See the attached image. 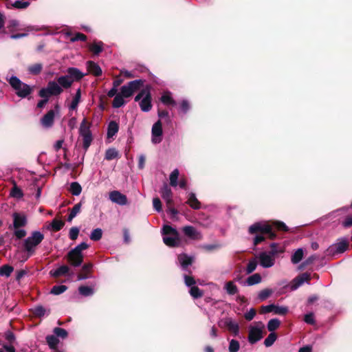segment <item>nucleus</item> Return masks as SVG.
Instances as JSON below:
<instances>
[{"label": "nucleus", "mask_w": 352, "mask_h": 352, "mask_svg": "<svg viewBox=\"0 0 352 352\" xmlns=\"http://www.w3.org/2000/svg\"><path fill=\"white\" fill-rule=\"evenodd\" d=\"M228 328L227 329L232 333L234 336H237L239 333V324L234 321L232 320L231 318V320L229 321V324H227Z\"/></svg>", "instance_id": "ea45409f"}, {"label": "nucleus", "mask_w": 352, "mask_h": 352, "mask_svg": "<svg viewBox=\"0 0 352 352\" xmlns=\"http://www.w3.org/2000/svg\"><path fill=\"white\" fill-rule=\"evenodd\" d=\"M179 175V172L178 169H175L170 175V185L173 187H176L178 185V177Z\"/></svg>", "instance_id": "de8ad7c7"}, {"label": "nucleus", "mask_w": 352, "mask_h": 352, "mask_svg": "<svg viewBox=\"0 0 352 352\" xmlns=\"http://www.w3.org/2000/svg\"><path fill=\"white\" fill-rule=\"evenodd\" d=\"M119 126L116 121H111L107 126V138H113L118 131Z\"/></svg>", "instance_id": "bb28decb"}, {"label": "nucleus", "mask_w": 352, "mask_h": 352, "mask_svg": "<svg viewBox=\"0 0 352 352\" xmlns=\"http://www.w3.org/2000/svg\"><path fill=\"white\" fill-rule=\"evenodd\" d=\"M80 232V229L78 227H72L69 232V237L71 240L75 241L77 239Z\"/></svg>", "instance_id": "e2e57ef3"}, {"label": "nucleus", "mask_w": 352, "mask_h": 352, "mask_svg": "<svg viewBox=\"0 0 352 352\" xmlns=\"http://www.w3.org/2000/svg\"><path fill=\"white\" fill-rule=\"evenodd\" d=\"M311 280V276L308 273H303L297 277H296L293 281L292 285L291 286V289L292 290L296 289L298 287H299L301 285H302L305 282H309Z\"/></svg>", "instance_id": "4468645a"}, {"label": "nucleus", "mask_w": 352, "mask_h": 352, "mask_svg": "<svg viewBox=\"0 0 352 352\" xmlns=\"http://www.w3.org/2000/svg\"><path fill=\"white\" fill-rule=\"evenodd\" d=\"M65 226V222L62 220L54 219L51 223V227L54 232L60 230Z\"/></svg>", "instance_id": "a18cd8bd"}, {"label": "nucleus", "mask_w": 352, "mask_h": 352, "mask_svg": "<svg viewBox=\"0 0 352 352\" xmlns=\"http://www.w3.org/2000/svg\"><path fill=\"white\" fill-rule=\"evenodd\" d=\"M273 312L276 314L285 316L288 312V308L287 307H279L275 305V308L274 309Z\"/></svg>", "instance_id": "338daca9"}, {"label": "nucleus", "mask_w": 352, "mask_h": 352, "mask_svg": "<svg viewBox=\"0 0 352 352\" xmlns=\"http://www.w3.org/2000/svg\"><path fill=\"white\" fill-rule=\"evenodd\" d=\"M44 239V234L40 231H33L31 235L24 240L23 248L30 255L35 252V248Z\"/></svg>", "instance_id": "7ed1b4c3"}, {"label": "nucleus", "mask_w": 352, "mask_h": 352, "mask_svg": "<svg viewBox=\"0 0 352 352\" xmlns=\"http://www.w3.org/2000/svg\"><path fill=\"white\" fill-rule=\"evenodd\" d=\"M179 262L183 269L187 268L192 263V258L186 254H181L178 256Z\"/></svg>", "instance_id": "b1692460"}, {"label": "nucleus", "mask_w": 352, "mask_h": 352, "mask_svg": "<svg viewBox=\"0 0 352 352\" xmlns=\"http://www.w3.org/2000/svg\"><path fill=\"white\" fill-rule=\"evenodd\" d=\"M163 241L167 246L171 248L179 247L181 243L179 236H164Z\"/></svg>", "instance_id": "6ab92c4d"}, {"label": "nucleus", "mask_w": 352, "mask_h": 352, "mask_svg": "<svg viewBox=\"0 0 352 352\" xmlns=\"http://www.w3.org/2000/svg\"><path fill=\"white\" fill-rule=\"evenodd\" d=\"M277 339V335L276 333H270L268 336L264 340V344L266 347L271 346Z\"/></svg>", "instance_id": "3c124183"}, {"label": "nucleus", "mask_w": 352, "mask_h": 352, "mask_svg": "<svg viewBox=\"0 0 352 352\" xmlns=\"http://www.w3.org/2000/svg\"><path fill=\"white\" fill-rule=\"evenodd\" d=\"M10 5H11L12 8H16V9H19V10H21V9L27 8L30 6V2L29 1H21V0H17V1H15L12 3H10Z\"/></svg>", "instance_id": "09e8293b"}, {"label": "nucleus", "mask_w": 352, "mask_h": 352, "mask_svg": "<svg viewBox=\"0 0 352 352\" xmlns=\"http://www.w3.org/2000/svg\"><path fill=\"white\" fill-rule=\"evenodd\" d=\"M87 39V36L81 33V32H77L75 34V35L72 37L70 38V41L71 42H76V41H86Z\"/></svg>", "instance_id": "69168bd1"}, {"label": "nucleus", "mask_w": 352, "mask_h": 352, "mask_svg": "<svg viewBox=\"0 0 352 352\" xmlns=\"http://www.w3.org/2000/svg\"><path fill=\"white\" fill-rule=\"evenodd\" d=\"M67 289V287L64 285H54L50 293L54 295H59L65 292Z\"/></svg>", "instance_id": "603ef678"}, {"label": "nucleus", "mask_w": 352, "mask_h": 352, "mask_svg": "<svg viewBox=\"0 0 352 352\" xmlns=\"http://www.w3.org/2000/svg\"><path fill=\"white\" fill-rule=\"evenodd\" d=\"M152 96L150 91L149 88L148 87L147 93L146 96L142 98V100L140 102V107L141 110L144 112L149 111L152 108Z\"/></svg>", "instance_id": "ddd939ff"}, {"label": "nucleus", "mask_w": 352, "mask_h": 352, "mask_svg": "<svg viewBox=\"0 0 352 352\" xmlns=\"http://www.w3.org/2000/svg\"><path fill=\"white\" fill-rule=\"evenodd\" d=\"M246 282L248 285H254L258 284L261 282V276L258 273L254 274L247 278Z\"/></svg>", "instance_id": "c03bdc74"}, {"label": "nucleus", "mask_w": 352, "mask_h": 352, "mask_svg": "<svg viewBox=\"0 0 352 352\" xmlns=\"http://www.w3.org/2000/svg\"><path fill=\"white\" fill-rule=\"evenodd\" d=\"M221 245L218 243H214V244H205L201 245V248L207 251V252H212L214 250H216L219 248H220Z\"/></svg>", "instance_id": "0e129e2a"}, {"label": "nucleus", "mask_w": 352, "mask_h": 352, "mask_svg": "<svg viewBox=\"0 0 352 352\" xmlns=\"http://www.w3.org/2000/svg\"><path fill=\"white\" fill-rule=\"evenodd\" d=\"M349 245V243L346 240H342L341 241L331 245L327 251L328 254L335 255L336 254H341L348 249Z\"/></svg>", "instance_id": "423d86ee"}, {"label": "nucleus", "mask_w": 352, "mask_h": 352, "mask_svg": "<svg viewBox=\"0 0 352 352\" xmlns=\"http://www.w3.org/2000/svg\"><path fill=\"white\" fill-rule=\"evenodd\" d=\"M67 72V76H69L71 80H73V82L81 80L85 76L82 72L76 67H69Z\"/></svg>", "instance_id": "f3484780"}, {"label": "nucleus", "mask_w": 352, "mask_h": 352, "mask_svg": "<svg viewBox=\"0 0 352 352\" xmlns=\"http://www.w3.org/2000/svg\"><path fill=\"white\" fill-rule=\"evenodd\" d=\"M10 86L15 91L17 96L25 98L31 94L33 91V88L26 83L23 82L16 76H12L8 80Z\"/></svg>", "instance_id": "f03ea898"}, {"label": "nucleus", "mask_w": 352, "mask_h": 352, "mask_svg": "<svg viewBox=\"0 0 352 352\" xmlns=\"http://www.w3.org/2000/svg\"><path fill=\"white\" fill-rule=\"evenodd\" d=\"M38 96L43 98H47L49 100V98L54 95L52 94L50 89L47 86L46 87L40 89L38 91Z\"/></svg>", "instance_id": "680f3d73"}, {"label": "nucleus", "mask_w": 352, "mask_h": 352, "mask_svg": "<svg viewBox=\"0 0 352 352\" xmlns=\"http://www.w3.org/2000/svg\"><path fill=\"white\" fill-rule=\"evenodd\" d=\"M240 349L239 342L236 340H231L229 343V352H237Z\"/></svg>", "instance_id": "6e6d98bb"}, {"label": "nucleus", "mask_w": 352, "mask_h": 352, "mask_svg": "<svg viewBox=\"0 0 352 352\" xmlns=\"http://www.w3.org/2000/svg\"><path fill=\"white\" fill-rule=\"evenodd\" d=\"M92 267L93 264L91 263H85L82 267L81 271L78 274V280H85L88 278Z\"/></svg>", "instance_id": "a211bd4d"}, {"label": "nucleus", "mask_w": 352, "mask_h": 352, "mask_svg": "<svg viewBox=\"0 0 352 352\" xmlns=\"http://www.w3.org/2000/svg\"><path fill=\"white\" fill-rule=\"evenodd\" d=\"M275 228L277 230L287 232L289 230L286 224L282 221H275L273 224L268 222H256L250 226L248 228V232L250 234H255L253 239V244L256 246L261 242L264 241L266 239L265 235L271 240L276 238V234L273 228Z\"/></svg>", "instance_id": "f257e3e1"}, {"label": "nucleus", "mask_w": 352, "mask_h": 352, "mask_svg": "<svg viewBox=\"0 0 352 352\" xmlns=\"http://www.w3.org/2000/svg\"><path fill=\"white\" fill-rule=\"evenodd\" d=\"M32 315L36 318H41L46 313L47 310L42 305H37L31 309Z\"/></svg>", "instance_id": "2f4dec72"}, {"label": "nucleus", "mask_w": 352, "mask_h": 352, "mask_svg": "<svg viewBox=\"0 0 352 352\" xmlns=\"http://www.w3.org/2000/svg\"><path fill=\"white\" fill-rule=\"evenodd\" d=\"M80 98H81V90H80V89H78L76 91V93L75 94V96L72 99V101L69 105L70 110H75L77 109L78 104L80 100Z\"/></svg>", "instance_id": "72a5a7b5"}, {"label": "nucleus", "mask_w": 352, "mask_h": 352, "mask_svg": "<svg viewBox=\"0 0 352 352\" xmlns=\"http://www.w3.org/2000/svg\"><path fill=\"white\" fill-rule=\"evenodd\" d=\"M160 101L166 106L175 107L177 104L175 100L170 96V92L164 94L160 98Z\"/></svg>", "instance_id": "a878e982"}, {"label": "nucleus", "mask_w": 352, "mask_h": 352, "mask_svg": "<svg viewBox=\"0 0 352 352\" xmlns=\"http://www.w3.org/2000/svg\"><path fill=\"white\" fill-rule=\"evenodd\" d=\"M120 94L124 97V98H129L133 96V93L131 91L129 86L126 84L125 85H123L120 88Z\"/></svg>", "instance_id": "13d9d810"}, {"label": "nucleus", "mask_w": 352, "mask_h": 352, "mask_svg": "<svg viewBox=\"0 0 352 352\" xmlns=\"http://www.w3.org/2000/svg\"><path fill=\"white\" fill-rule=\"evenodd\" d=\"M260 328L256 327H252L250 329L248 333V342L253 344L263 338V329L265 326L262 322H258Z\"/></svg>", "instance_id": "20e7f679"}, {"label": "nucleus", "mask_w": 352, "mask_h": 352, "mask_svg": "<svg viewBox=\"0 0 352 352\" xmlns=\"http://www.w3.org/2000/svg\"><path fill=\"white\" fill-rule=\"evenodd\" d=\"M104 43L101 41H94L91 44L89 45V50L94 55H99L103 51Z\"/></svg>", "instance_id": "aec40b11"}, {"label": "nucleus", "mask_w": 352, "mask_h": 352, "mask_svg": "<svg viewBox=\"0 0 352 352\" xmlns=\"http://www.w3.org/2000/svg\"><path fill=\"white\" fill-rule=\"evenodd\" d=\"M54 96H58L63 91V88L56 81H50L47 85Z\"/></svg>", "instance_id": "393cba45"}, {"label": "nucleus", "mask_w": 352, "mask_h": 352, "mask_svg": "<svg viewBox=\"0 0 352 352\" xmlns=\"http://www.w3.org/2000/svg\"><path fill=\"white\" fill-rule=\"evenodd\" d=\"M189 292L194 298H201L204 295V292L197 286L191 287Z\"/></svg>", "instance_id": "864d4df0"}, {"label": "nucleus", "mask_w": 352, "mask_h": 352, "mask_svg": "<svg viewBox=\"0 0 352 352\" xmlns=\"http://www.w3.org/2000/svg\"><path fill=\"white\" fill-rule=\"evenodd\" d=\"M53 331L55 334L54 336L56 337H60L62 338H65L68 336L67 331L65 329H63V328L55 327Z\"/></svg>", "instance_id": "052dcab7"}, {"label": "nucleus", "mask_w": 352, "mask_h": 352, "mask_svg": "<svg viewBox=\"0 0 352 352\" xmlns=\"http://www.w3.org/2000/svg\"><path fill=\"white\" fill-rule=\"evenodd\" d=\"M280 325V321L278 318H273L269 320L267 327L269 331L274 333L273 331L276 330Z\"/></svg>", "instance_id": "e433bc0d"}, {"label": "nucleus", "mask_w": 352, "mask_h": 352, "mask_svg": "<svg viewBox=\"0 0 352 352\" xmlns=\"http://www.w3.org/2000/svg\"><path fill=\"white\" fill-rule=\"evenodd\" d=\"M162 124L161 120H157L152 127V142L155 144L160 143L162 141Z\"/></svg>", "instance_id": "6e6552de"}, {"label": "nucleus", "mask_w": 352, "mask_h": 352, "mask_svg": "<svg viewBox=\"0 0 352 352\" xmlns=\"http://www.w3.org/2000/svg\"><path fill=\"white\" fill-rule=\"evenodd\" d=\"M14 271V267L10 265H3L0 267V276L9 277Z\"/></svg>", "instance_id": "a19ab883"}, {"label": "nucleus", "mask_w": 352, "mask_h": 352, "mask_svg": "<svg viewBox=\"0 0 352 352\" xmlns=\"http://www.w3.org/2000/svg\"><path fill=\"white\" fill-rule=\"evenodd\" d=\"M124 96L120 93L118 94L115 97L112 102L113 108H120L124 104Z\"/></svg>", "instance_id": "79ce46f5"}, {"label": "nucleus", "mask_w": 352, "mask_h": 352, "mask_svg": "<svg viewBox=\"0 0 352 352\" xmlns=\"http://www.w3.org/2000/svg\"><path fill=\"white\" fill-rule=\"evenodd\" d=\"M69 191L73 195L78 196L82 192V187L79 183L74 182L70 184Z\"/></svg>", "instance_id": "58836bf2"}, {"label": "nucleus", "mask_w": 352, "mask_h": 352, "mask_svg": "<svg viewBox=\"0 0 352 352\" xmlns=\"http://www.w3.org/2000/svg\"><path fill=\"white\" fill-rule=\"evenodd\" d=\"M257 267V261L255 258L249 261L247 267H246V273L248 274L252 273Z\"/></svg>", "instance_id": "4d7b16f0"}, {"label": "nucleus", "mask_w": 352, "mask_h": 352, "mask_svg": "<svg viewBox=\"0 0 352 352\" xmlns=\"http://www.w3.org/2000/svg\"><path fill=\"white\" fill-rule=\"evenodd\" d=\"M302 257L303 250L299 248L292 254L291 261L294 264H297L302 259Z\"/></svg>", "instance_id": "37998d69"}, {"label": "nucleus", "mask_w": 352, "mask_h": 352, "mask_svg": "<svg viewBox=\"0 0 352 352\" xmlns=\"http://www.w3.org/2000/svg\"><path fill=\"white\" fill-rule=\"evenodd\" d=\"M66 258L69 263L73 267H79L83 262L82 254H77V252H73V250H70L67 253Z\"/></svg>", "instance_id": "0eeeda50"}, {"label": "nucleus", "mask_w": 352, "mask_h": 352, "mask_svg": "<svg viewBox=\"0 0 352 352\" xmlns=\"http://www.w3.org/2000/svg\"><path fill=\"white\" fill-rule=\"evenodd\" d=\"M144 80L138 79L130 81L127 83V85L129 86L131 91L134 94L135 91L140 90L144 86Z\"/></svg>", "instance_id": "cd10ccee"}, {"label": "nucleus", "mask_w": 352, "mask_h": 352, "mask_svg": "<svg viewBox=\"0 0 352 352\" xmlns=\"http://www.w3.org/2000/svg\"><path fill=\"white\" fill-rule=\"evenodd\" d=\"M225 289L229 295H234L239 292L238 287L232 281H228L226 283Z\"/></svg>", "instance_id": "c9c22d12"}, {"label": "nucleus", "mask_w": 352, "mask_h": 352, "mask_svg": "<svg viewBox=\"0 0 352 352\" xmlns=\"http://www.w3.org/2000/svg\"><path fill=\"white\" fill-rule=\"evenodd\" d=\"M109 199L120 206L126 205L128 203L126 196L118 190H113L109 193Z\"/></svg>", "instance_id": "1a4fd4ad"}, {"label": "nucleus", "mask_w": 352, "mask_h": 352, "mask_svg": "<svg viewBox=\"0 0 352 352\" xmlns=\"http://www.w3.org/2000/svg\"><path fill=\"white\" fill-rule=\"evenodd\" d=\"M57 82L62 88L68 89L72 86L73 80L67 75L61 76L57 78Z\"/></svg>", "instance_id": "5701e85b"}, {"label": "nucleus", "mask_w": 352, "mask_h": 352, "mask_svg": "<svg viewBox=\"0 0 352 352\" xmlns=\"http://www.w3.org/2000/svg\"><path fill=\"white\" fill-rule=\"evenodd\" d=\"M78 292L83 296H89L94 294V289L91 287L81 285L78 287Z\"/></svg>", "instance_id": "49530a36"}, {"label": "nucleus", "mask_w": 352, "mask_h": 352, "mask_svg": "<svg viewBox=\"0 0 352 352\" xmlns=\"http://www.w3.org/2000/svg\"><path fill=\"white\" fill-rule=\"evenodd\" d=\"M87 71L95 76H100L102 74V69L99 65L92 60L87 62Z\"/></svg>", "instance_id": "dca6fc26"}, {"label": "nucleus", "mask_w": 352, "mask_h": 352, "mask_svg": "<svg viewBox=\"0 0 352 352\" xmlns=\"http://www.w3.org/2000/svg\"><path fill=\"white\" fill-rule=\"evenodd\" d=\"M13 224L9 226V229L21 228L25 227L28 224V219L25 214L19 212H14L12 214Z\"/></svg>", "instance_id": "39448f33"}, {"label": "nucleus", "mask_w": 352, "mask_h": 352, "mask_svg": "<svg viewBox=\"0 0 352 352\" xmlns=\"http://www.w3.org/2000/svg\"><path fill=\"white\" fill-rule=\"evenodd\" d=\"M162 234L164 235H171V236H179L178 231L168 225L164 226L162 228Z\"/></svg>", "instance_id": "4c0bfd02"}, {"label": "nucleus", "mask_w": 352, "mask_h": 352, "mask_svg": "<svg viewBox=\"0 0 352 352\" xmlns=\"http://www.w3.org/2000/svg\"><path fill=\"white\" fill-rule=\"evenodd\" d=\"M54 111L51 109L46 114H45L43 117L41 119V123L44 127L50 128L54 124Z\"/></svg>", "instance_id": "2eb2a0df"}, {"label": "nucleus", "mask_w": 352, "mask_h": 352, "mask_svg": "<svg viewBox=\"0 0 352 352\" xmlns=\"http://www.w3.org/2000/svg\"><path fill=\"white\" fill-rule=\"evenodd\" d=\"M116 158H120L119 152L115 148H109L106 150L104 159L110 161Z\"/></svg>", "instance_id": "c756f323"}, {"label": "nucleus", "mask_w": 352, "mask_h": 352, "mask_svg": "<svg viewBox=\"0 0 352 352\" xmlns=\"http://www.w3.org/2000/svg\"><path fill=\"white\" fill-rule=\"evenodd\" d=\"M187 204L190 206L194 210H199L201 208V203L197 199L195 194L194 192H190L188 195V200L186 202Z\"/></svg>", "instance_id": "412c9836"}, {"label": "nucleus", "mask_w": 352, "mask_h": 352, "mask_svg": "<svg viewBox=\"0 0 352 352\" xmlns=\"http://www.w3.org/2000/svg\"><path fill=\"white\" fill-rule=\"evenodd\" d=\"M43 67V66L42 63H35L28 66V72L32 75H38L42 72Z\"/></svg>", "instance_id": "7c9ffc66"}, {"label": "nucleus", "mask_w": 352, "mask_h": 352, "mask_svg": "<svg viewBox=\"0 0 352 352\" xmlns=\"http://www.w3.org/2000/svg\"><path fill=\"white\" fill-rule=\"evenodd\" d=\"M46 342L52 349H57V345L59 343V340L54 335H50L46 336Z\"/></svg>", "instance_id": "473e14b6"}, {"label": "nucleus", "mask_w": 352, "mask_h": 352, "mask_svg": "<svg viewBox=\"0 0 352 352\" xmlns=\"http://www.w3.org/2000/svg\"><path fill=\"white\" fill-rule=\"evenodd\" d=\"M4 337L9 344H13L16 340L15 335L11 331H6Z\"/></svg>", "instance_id": "774afa93"}, {"label": "nucleus", "mask_w": 352, "mask_h": 352, "mask_svg": "<svg viewBox=\"0 0 352 352\" xmlns=\"http://www.w3.org/2000/svg\"><path fill=\"white\" fill-rule=\"evenodd\" d=\"M79 133L81 136L85 135H91L90 124H89L85 118H84L80 123L79 128Z\"/></svg>", "instance_id": "c85d7f7f"}, {"label": "nucleus", "mask_w": 352, "mask_h": 352, "mask_svg": "<svg viewBox=\"0 0 352 352\" xmlns=\"http://www.w3.org/2000/svg\"><path fill=\"white\" fill-rule=\"evenodd\" d=\"M102 236V230L100 228H96L92 230L90 234L91 240L98 241L101 239Z\"/></svg>", "instance_id": "8fccbe9b"}, {"label": "nucleus", "mask_w": 352, "mask_h": 352, "mask_svg": "<svg viewBox=\"0 0 352 352\" xmlns=\"http://www.w3.org/2000/svg\"><path fill=\"white\" fill-rule=\"evenodd\" d=\"M10 195L11 197L16 199H21L23 197V192L22 190L15 183L10 190Z\"/></svg>", "instance_id": "f704fd0d"}, {"label": "nucleus", "mask_w": 352, "mask_h": 352, "mask_svg": "<svg viewBox=\"0 0 352 352\" xmlns=\"http://www.w3.org/2000/svg\"><path fill=\"white\" fill-rule=\"evenodd\" d=\"M184 234L189 239L192 240H201L203 239L202 234L198 232L195 228L191 226H186L182 228Z\"/></svg>", "instance_id": "f8f14e48"}, {"label": "nucleus", "mask_w": 352, "mask_h": 352, "mask_svg": "<svg viewBox=\"0 0 352 352\" xmlns=\"http://www.w3.org/2000/svg\"><path fill=\"white\" fill-rule=\"evenodd\" d=\"M82 140H83V144L82 146L85 151L88 149V148L90 146L91 142L93 140L92 135H82Z\"/></svg>", "instance_id": "bf43d9fd"}, {"label": "nucleus", "mask_w": 352, "mask_h": 352, "mask_svg": "<svg viewBox=\"0 0 352 352\" xmlns=\"http://www.w3.org/2000/svg\"><path fill=\"white\" fill-rule=\"evenodd\" d=\"M272 294V290L270 289H264L261 290L258 295V298L261 301H263L268 298Z\"/></svg>", "instance_id": "5fc2aeb1"}, {"label": "nucleus", "mask_w": 352, "mask_h": 352, "mask_svg": "<svg viewBox=\"0 0 352 352\" xmlns=\"http://www.w3.org/2000/svg\"><path fill=\"white\" fill-rule=\"evenodd\" d=\"M69 271V268L67 265H61L55 270H51L50 274L51 276L55 278L60 277L61 276L66 275Z\"/></svg>", "instance_id": "4be33fe9"}, {"label": "nucleus", "mask_w": 352, "mask_h": 352, "mask_svg": "<svg viewBox=\"0 0 352 352\" xmlns=\"http://www.w3.org/2000/svg\"><path fill=\"white\" fill-rule=\"evenodd\" d=\"M162 199L166 201V206H173V192L168 184H164L160 190Z\"/></svg>", "instance_id": "9d476101"}, {"label": "nucleus", "mask_w": 352, "mask_h": 352, "mask_svg": "<svg viewBox=\"0 0 352 352\" xmlns=\"http://www.w3.org/2000/svg\"><path fill=\"white\" fill-rule=\"evenodd\" d=\"M258 258L260 261V265L265 268L271 267L274 265V256L270 254H267L266 252H263L260 253Z\"/></svg>", "instance_id": "9b49d317"}]
</instances>
